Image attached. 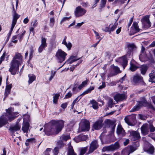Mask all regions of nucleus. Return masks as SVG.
<instances>
[{
	"instance_id": "obj_1",
	"label": "nucleus",
	"mask_w": 155,
	"mask_h": 155,
	"mask_svg": "<svg viewBox=\"0 0 155 155\" xmlns=\"http://www.w3.org/2000/svg\"><path fill=\"white\" fill-rule=\"evenodd\" d=\"M64 122L62 120H52L51 124L45 127L44 130L45 134L48 136L58 134L64 127Z\"/></svg>"
},
{
	"instance_id": "obj_2",
	"label": "nucleus",
	"mask_w": 155,
	"mask_h": 155,
	"mask_svg": "<svg viewBox=\"0 0 155 155\" xmlns=\"http://www.w3.org/2000/svg\"><path fill=\"white\" fill-rule=\"evenodd\" d=\"M23 57L21 54L16 53L13 56L12 60L10 62L9 71L13 75L18 73L19 67L22 63Z\"/></svg>"
},
{
	"instance_id": "obj_3",
	"label": "nucleus",
	"mask_w": 155,
	"mask_h": 155,
	"mask_svg": "<svg viewBox=\"0 0 155 155\" xmlns=\"http://www.w3.org/2000/svg\"><path fill=\"white\" fill-rule=\"evenodd\" d=\"M14 110V109L11 107L5 110L6 111L5 116L8 118V120L10 122L11 121L18 116V113L16 112H13Z\"/></svg>"
},
{
	"instance_id": "obj_4",
	"label": "nucleus",
	"mask_w": 155,
	"mask_h": 155,
	"mask_svg": "<svg viewBox=\"0 0 155 155\" xmlns=\"http://www.w3.org/2000/svg\"><path fill=\"white\" fill-rule=\"evenodd\" d=\"M120 145L119 143L116 142L114 144L104 147L102 149V151L103 152L106 151H113L118 149Z\"/></svg>"
},
{
	"instance_id": "obj_5",
	"label": "nucleus",
	"mask_w": 155,
	"mask_h": 155,
	"mask_svg": "<svg viewBox=\"0 0 155 155\" xmlns=\"http://www.w3.org/2000/svg\"><path fill=\"white\" fill-rule=\"evenodd\" d=\"M13 12L14 13L13 18L12 21V27L9 33V35H10L12 33L16 23L17 19L20 17V15H18L16 13V12L14 9V8L13 6Z\"/></svg>"
},
{
	"instance_id": "obj_6",
	"label": "nucleus",
	"mask_w": 155,
	"mask_h": 155,
	"mask_svg": "<svg viewBox=\"0 0 155 155\" xmlns=\"http://www.w3.org/2000/svg\"><path fill=\"white\" fill-rule=\"evenodd\" d=\"M67 54L61 50H59L56 54L59 62L61 63L64 61Z\"/></svg>"
},
{
	"instance_id": "obj_7",
	"label": "nucleus",
	"mask_w": 155,
	"mask_h": 155,
	"mask_svg": "<svg viewBox=\"0 0 155 155\" xmlns=\"http://www.w3.org/2000/svg\"><path fill=\"white\" fill-rule=\"evenodd\" d=\"M80 128L82 131H88L90 128L89 122L86 120H82L80 124Z\"/></svg>"
},
{
	"instance_id": "obj_8",
	"label": "nucleus",
	"mask_w": 155,
	"mask_h": 155,
	"mask_svg": "<svg viewBox=\"0 0 155 155\" xmlns=\"http://www.w3.org/2000/svg\"><path fill=\"white\" fill-rule=\"evenodd\" d=\"M149 15H146L141 20V21L143 25V27L144 28H147L151 26V23L149 20Z\"/></svg>"
},
{
	"instance_id": "obj_9",
	"label": "nucleus",
	"mask_w": 155,
	"mask_h": 155,
	"mask_svg": "<svg viewBox=\"0 0 155 155\" xmlns=\"http://www.w3.org/2000/svg\"><path fill=\"white\" fill-rule=\"evenodd\" d=\"M86 12L85 10L79 6L76 8L74 11V15L76 17H79L84 15Z\"/></svg>"
},
{
	"instance_id": "obj_10",
	"label": "nucleus",
	"mask_w": 155,
	"mask_h": 155,
	"mask_svg": "<svg viewBox=\"0 0 155 155\" xmlns=\"http://www.w3.org/2000/svg\"><path fill=\"white\" fill-rule=\"evenodd\" d=\"M133 81L135 84H139L141 85L144 84L143 77L140 75L138 74H136L134 76Z\"/></svg>"
},
{
	"instance_id": "obj_11",
	"label": "nucleus",
	"mask_w": 155,
	"mask_h": 155,
	"mask_svg": "<svg viewBox=\"0 0 155 155\" xmlns=\"http://www.w3.org/2000/svg\"><path fill=\"white\" fill-rule=\"evenodd\" d=\"M148 105L146 101L144 100L143 101H140L139 102V104L137 105L134 107L130 111V112H134V111H137L139 110L142 106H146Z\"/></svg>"
},
{
	"instance_id": "obj_12",
	"label": "nucleus",
	"mask_w": 155,
	"mask_h": 155,
	"mask_svg": "<svg viewBox=\"0 0 155 155\" xmlns=\"http://www.w3.org/2000/svg\"><path fill=\"white\" fill-rule=\"evenodd\" d=\"M99 146L98 142L96 140H94L92 141L90 144L89 149L88 153L93 152Z\"/></svg>"
},
{
	"instance_id": "obj_13",
	"label": "nucleus",
	"mask_w": 155,
	"mask_h": 155,
	"mask_svg": "<svg viewBox=\"0 0 155 155\" xmlns=\"http://www.w3.org/2000/svg\"><path fill=\"white\" fill-rule=\"evenodd\" d=\"M111 67L113 69V73L111 72L110 74L108 75V77L116 75L118 73L120 72L119 68L117 67L114 66V65H112L111 66Z\"/></svg>"
},
{
	"instance_id": "obj_14",
	"label": "nucleus",
	"mask_w": 155,
	"mask_h": 155,
	"mask_svg": "<svg viewBox=\"0 0 155 155\" xmlns=\"http://www.w3.org/2000/svg\"><path fill=\"white\" fill-rule=\"evenodd\" d=\"M103 120L100 119L95 122L93 125V128L95 130H98L101 129L102 127Z\"/></svg>"
},
{
	"instance_id": "obj_15",
	"label": "nucleus",
	"mask_w": 155,
	"mask_h": 155,
	"mask_svg": "<svg viewBox=\"0 0 155 155\" xmlns=\"http://www.w3.org/2000/svg\"><path fill=\"white\" fill-rule=\"evenodd\" d=\"M141 132L144 135L148 134L149 131V125L147 124H143L141 128Z\"/></svg>"
},
{
	"instance_id": "obj_16",
	"label": "nucleus",
	"mask_w": 155,
	"mask_h": 155,
	"mask_svg": "<svg viewBox=\"0 0 155 155\" xmlns=\"http://www.w3.org/2000/svg\"><path fill=\"white\" fill-rule=\"evenodd\" d=\"M130 135L134 140H137L140 137L139 133L136 131H130Z\"/></svg>"
},
{
	"instance_id": "obj_17",
	"label": "nucleus",
	"mask_w": 155,
	"mask_h": 155,
	"mask_svg": "<svg viewBox=\"0 0 155 155\" xmlns=\"http://www.w3.org/2000/svg\"><path fill=\"white\" fill-rule=\"evenodd\" d=\"M117 133L118 135L124 136L125 135V130L120 124H119L117 128Z\"/></svg>"
},
{
	"instance_id": "obj_18",
	"label": "nucleus",
	"mask_w": 155,
	"mask_h": 155,
	"mask_svg": "<svg viewBox=\"0 0 155 155\" xmlns=\"http://www.w3.org/2000/svg\"><path fill=\"white\" fill-rule=\"evenodd\" d=\"M29 124L27 122L24 121L22 124V130L24 133H28L29 127Z\"/></svg>"
},
{
	"instance_id": "obj_19",
	"label": "nucleus",
	"mask_w": 155,
	"mask_h": 155,
	"mask_svg": "<svg viewBox=\"0 0 155 155\" xmlns=\"http://www.w3.org/2000/svg\"><path fill=\"white\" fill-rule=\"evenodd\" d=\"M38 24L37 20H35L31 23V25L30 29V33H32L33 35L34 34V29L37 26Z\"/></svg>"
},
{
	"instance_id": "obj_20",
	"label": "nucleus",
	"mask_w": 155,
	"mask_h": 155,
	"mask_svg": "<svg viewBox=\"0 0 155 155\" xmlns=\"http://www.w3.org/2000/svg\"><path fill=\"white\" fill-rule=\"evenodd\" d=\"M20 128V127L19 126L18 124H16L14 126L10 127L9 130L11 133H13L15 131L19 130Z\"/></svg>"
},
{
	"instance_id": "obj_21",
	"label": "nucleus",
	"mask_w": 155,
	"mask_h": 155,
	"mask_svg": "<svg viewBox=\"0 0 155 155\" xmlns=\"http://www.w3.org/2000/svg\"><path fill=\"white\" fill-rule=\"evenodd\" d=\"M66 37H65L64 38L62 41V44L66 46L68 50H70L71 47L72 45L70 42H68V43L66 41Z\"/></svg>"
},
{
	"instance_id": "obj_22",
	"label": "nucleus",
	"mask_w": 155,
	"mask_h": 155,
	"mask_svg": "<svg viewBox=\"0 0 155 155\" xmlns=\"http://www.w3.org/2000/svg\"><path fill=\"white\" fill-rule=\"evenodd\" d=\"M149 76L150 77V79L149 81L152 83H155V72L154 71H152L150 73Z\"/></svg>"
},
{
	"instance_id": "obj_23",
	"label": "nucleus",
	"mask_w": 155,
	"mask_h": 155,
	"mask_svg": "<svg viewBox=\"0 0 155 155\" xmlns=\"http://www.w3.org/2000/svg\"><path fill=\"white\" fill-rule=\"evenodd\" d=\"M114 99L117 101L122 100L125 98V95L124 94H118L114 97Z\"/></svg>"
},
{
	"instance_id": "obj_24",
	"label": "nucleus",
	"mask_w": 155,
	"mask_h": 155,
	"mask_svg": "<svg viewBox=\"0 0 155 155\" xmlns=\"http://www.w3.org/2000/svg\"><path fill=\"white\" fill-rule=\"evenodd\" d=\"M68 155H76L74 152L72 147L71 146L70 143L68 144Z\"/></svg>"
},
{
	"instance_id": "obj_25",
	"label": "nucleus",
	"mask_w": 155,
	"mask_h": 155,
	"mask_svg": "<svg viewBox=\"0 0 155 155\" xmlns=\"http://www.w3.org/2000/svg\"><path fill=\"white\" fill-rule=\"evenodd\" d=\"M7 123V121L5 120L4 116H1L0 117V127L5 125Z\"/></svg>"
},
{
	"instance_id": "obj_26",
	"label": "nucleus",
	"mask_w": 155,
	"mask_h": 155,
	"mask_svg": "<svg viewBox=\"0 0 155 155\" xmlns=\"http://www.w3.org/2000/svg\"><path fill=\"white\" fill-rule=\"evenodd\" d=\"M148 69V67L146 65H142L140 67V71L141 74L144 75Z\"/></svg>"
},
{
	"instance_id": "obj_27",
	"label": "nucleus",
	"mask_w": 155,
	"mask_h": 155,
	"mask_svg": "<svg viewBox=\"0 0 155 155\" xmlns=\"http://www.w3.org/2000/svg\"><path fill=\"white\" fill-rule=\"evenodd\" d=\"M90 102L92 105V107L94 109H97L98 108V103L94 100L90 101Z\"/></svg>"
},
{
	"instance_id": "obj_28",
	"label": "nucleus",
	"mask_w": 155,
	"mask_h": 155,
	"mask_svg": "<svg viewBox=\"0 0 155 155\" xmlns=\"http://www.w3.org/2000/svg\"><path fill=\"white\" fill-rule=\"evenodd\" d=\"M139 58L142 61H146L147 60V56L145 53H141L139 56Z\"/></svg>"
},
{
	"instance_id": "obj_29",
	"label": "nucleus",
	"mask_w": 155,
	"mask_h": 155,
	"mask_svg": "<svg viewBox=\"0 0 155 155\" xmlns=\"http://www.w3.org/2000/svg\"><path fill=\"white\" fill-rule=\"evenodd\" d=\"M29 80L28 84H29L32 83L35 80V77L33 74H29L28 75Z\"/></svg>"
},
{
	"instance_id": "obj_30",
	"label": "nucleus",
	"mask_w": 155,
	"mask_h": 155,
	"mask_svg": "<svg viewBox=\"0 0 155 155\" xmlns=\"http://www.w3.org/2000/svg\"><path fill=\"white\" fill-rule=\"evenodd\" d=\"M146 151L148 153L152 154L154 152V148L153 146L150 145V148L146 150Z\"/></svg>"
},
{
	"instance_id": "obj_31",
	"label": "nucleus",
	"mask_w": 155,
	"mask_h": 155,
	"mask_svg": "<svg viewBox=\"0 0 155 155\" xmlns=\"http://www.w3.org/2000/svg\"><path fill=\"white\" fill-rule=\"evenodd\" d=\"M94 87H90L89 88L87 89L86 90L84 91L82 94V95H84V94H87L89 93H90L91 91L94 90Z\"/></svg>"
},
{
	"instance_id": "obj_32",
	"label": "nucleus",
	"mask_w": 155,
	"mask_h": 155,
	"mask_svg": "<svg viewBox=\"0 0 155 155\" xmlns=\"http://www.w3.org/2000/svg\"><path fill=\"white\" fill-rule=\"evenodd\" d=\"M88 81V80H86L83 82L81 84L78 86V89H81L83 87H84L86 86L87 84Z\"/></svg>"
},
{
	"instance_id": "obj_33",
	"label": "nucleus",
	"mask_w": 155,
	"mask_h": 155,
	"mask_svg": "<svg viewBox=\"0 0 155 155\" xmlns=\"http://www.w3.org/2000/svg\"><path fill=\"white\" fill-rule=\"evenodd\" d=\"M120 61L122 62L124 68L126 65L127 64V58L125 57H123L120 58Z\"/></svg>"
},
{
	"instance_id": "obj_34",
	"label": "nucleus",
	"mask_w": 155,
	"mask_h": 155,
	"mask_svg": "<svg viewBox=\"0 0 155 155\" xmlns=\"http://www.w3.org/2000/svg\"><path fill=\"white\" fill-rule=\"evenodd\" d=\"M87 150V147H86L81 148V151L79 155H83L86 153Z\"/></svg>"
},
{
	"instance_id": "obj_35",
	"label": "nucleus",
	"mask_w": 155,
	"mask_h": 155,
	"mask_svg": "<svg viewBox=\"0 0 155 155\" xmlns=\"http://www.w3.org/2000/svg\"><path fill=\"white\" fill-rule=\"evenodd\" d=\"M42 46H47V44L46 43V39L43 37L41 38V43L40 45Z\"/></svg>"
},
{
	"instance_id": "obj_36",
	"label": "nucleus",
	"mask_w": 155,
	"mask_h": 155,
	"mask_svg": "<svg viewBox=\"0 0 155 155\" xmlns=\"http://www.w3.org/2000/svg\"><path fill=\"white\" fill-rule=\"evenodd\" d=\"M80 58L76 59V57L73 56H71L69 59V63L71 64L73 62L77 61Z\"/></svg>"
},
{
	"instance_id": "obj_37",
	"label": "nucleus",
	"mask_w": 155,
	"mask_h": 155,
	"mask_svg": "<svg viewBox=\"0 0 155 155\" xmlns=\"http://www.w3.org/2000/svg\"><path fill=\"white\" fill-rule=\"evenodd\" d=\"M61 139L62 140L64 141H66L68 140L70 138V137L69 135H62L60 137Z\"/></svg>"
},
{
	"instance_id": "obj_38",
	"label": "nucleus",
	"mask_w": 155,
	"mask_h": 155,
	"mask_svg": "<svg viewBox=\"0 0 155 155\" xmlns=\"http://www.w3.org/2000/svg\"><path fill=\"white\" fill-rule=\"evenodd\" d=\"M114 105V103L113 102V99L111 98H109L108 99V107H111L112 106Z\"/></svg>"
},
{
	"instance_id": "obj_39",
	"label": "nucleus",
	"mask_w": 155,
	"mask_h": 155,
	"mask_svg": "<svg viewBox=\"0 0 155 155\" xmlns=\"http://www.w3.org/2000/svg\"><path fill=\"white\" fill-rule=\"evenodd\" d=\"M60 96L59 94H56L53 97V102L54 103L56 104Z\"/></svg>"
},
{
	"instance_id": "obj_40",
	"label": "nucleus",
	"mask_w": 155,
	"mask_h": 155,
	"mask_svg": "<svg viewBox=\"0 0 155 155\" xmlns=\"http://www.w3.org/2000/svg\"><path fill=\"white\" fill-rule=\"evenodd\" d=\"M133 26L135 29L136 32H137L139 31L140 29L139 28V27L137 23L134 22L133 24Z\"/></svg>"
},
{
	"instance_id": "obj_41",
	"label": "nucleus",
	"mask_w": 155,
	"mask_h": 155,
	"mask_svg": "<svg viewBox=\"0 0 155 155\" xmlns=\"http://www.w3.org/2000/svg\"><path fill=\"white\" fill-rule=\"evenodd\" d=\"M136 149L137 148L136 147L131 146L129 147V149L127 150H128L130 154V153H131L134 152Z\"/></svg>"
},
{
	"instance_id": "obj_42",
	"label": "nucleus",
	"mask_w": 155,
	"mask_h": 155,
	"mask_svg": "<svg viewBox=\"0 0 155 155\" xmlns=\"http://www.w3.org/2000/svg\"><path fill=\"white\" fill-rule=\"evenodd\" d=\"M137 67L135 65L131 64L130 69L131 71H135L137 69Z\"/></svg>"
},
{
	"instance_id": "obj_43",
	"label": "nucleus",
	"mask_w": 155,
	"mask_h": 155,
	"mask_svg": "<svg viewBox=\"0 0 155 155\" xmlns=\"http://www.w3.org/2000/svg\"><path fill=\"white\" fill-rule=\"evenodd\" d=\"M149 128L150 132H153L155 130V127L151 124L149 125Z\"/></svg>"
},
{
	"instance_id": "obj_44",
	"label": "nucleus",
	"mask_w": 155,
	"mask_h": 155,
	"mask_svg": "<svg viewBox=\"0 0 155 155\" xmlns=\"http://www.w3.org/2000/svg\"><path fill=\"white\" fill-rule=\"evenodd\" d=\"M122 154L123 155H129L130 154L129 152L127 149L123 150L122 152Z\"/></svg>"
},
{
	"instance_id": "obj_45",
	"label": "nucleus",
	"mask_w": 155,
	"mask_h": 155,
	"mask_svg": "<svg viewBox=\"0 0 155 155\" xmlns=\"http://www.w3.org/2000/svg\"><path fill=\"white\" fill-rule=\"evenodd\" d=\"M118 23H115L111 28H110V31H113L117 28Z\"/></svg>"
},
{
	"instance_id": "obj_46",
	"label": "nucleus",
	"mask_w": 155,
	"mask_h": 155,
	"mask_svg": "<svg viewBox=\"0 0 155 155\" xmlns=\"http://www.w3.org/2000/svg\"><path fill=\"white\" fill-rule=\"evenodd\" d=\"M81 139V141H85L87 138V136L84 135H80Z\"/></svg>"
},
{
	"instance_id": "obj_47",
	"label": "nucleus",
	"mask_w": 155,
	"mask_h": 155,
	"mask_svg": "<svg viewBox=\"0 0 155 155\" xmlns=\"http://www.w3.org/2000/svg\"><path fill=\"white\" fill-rule=\"evenodd\" d=\"M74 140L77 143L81 141V139L80 137V136L79 135L77 137L74 138Z\"/></svg>"
},
{
	"instance_id": "obj_48",
	"label": "nucleus",
	"mask_w": 155,
	"mask_h": 155,
	"mask_svg": "<svg viewBox=\"0 0 155 155\" xmlns=\"http://www.w3.org/2000/svg\"><path fill=\"white\" fill-rule=\"evenodd\" d=\"M46 47V46L40 45L38 49V52L39 53L41 52Z\"/></svg>"
},
{
	"instance_id": "obj_49",
	"label": "nucleus",
	"mask_w": 155,
	"mask_h": 155,
	"mask_svg": "<svg viewBox=\"0 0 155 155\" xmlns=\"http://www.w3.org/2000/svg\"><path fill=\"white\" fill-rule=\"evenodd\" d=\"M107 0H101V7H104L106 3Z\"/></svg>"
},
{
	"instance_id": "obj_50",
	"label": "nucleus",
	"mask_w": 155,
	"mask_h": 155,
	"mask_svg": "<svg viewBox=\"0 0 155 155\" xmlns=\"http://www.w3.org/2000/svg\"><path fill=\"white\" fill-rule=\"evenodd\" d=\"M59 149L58 147H56L54 149L53 152L54 155H57L58 153Z\"/></svg>"
},
{
	"instance_id": "obj_51",
	"label": "nucleus",
	"mask_w": 155,
	"mask_h": 155,
	"mask_svg": "<svg viewBox=\"0 0 155 155\" xmlns=\"http://www.w3.org/2000/svg\"><path fill=\"white\" fill-rule=\"evenodd\" d=\"M17 36L16 35H15L13 36L12 38V42L14 43H16L17 42V40H16L17 38Z\"/></svg>"
},
{
	"instance_id": "obj_52",
	"label": "nucleus",
	"mask_w": 155,
	"mask_h": 155,
	"mask_svg": "<svg viewBox=\"0 0 155 155\" xmlns=\"http://www.w3.org/2000/svg\"><path fill=\"white\" fill-rule=\"evenodd\" d=\"M72 95V93L70 92L66 94V96L64 98H70L71 96Z\"/></svg>"
},
{
	"instance_id": "obj_53",
	"label": "nucleus",
	"mask_w": 155,
	"mask_h": 155,
	"mask_svg": "<svg viewBox=\"0 0 155 155\" xmlns=\"http://www.w3.org/2000/svg\"><path fill=\"white\" fill-rule=\"evenodd\" d=\"M55 73H56V71H54L53 72L52 71L51 76L50 78H49V80L50 81H51L52 79L54 77Z\"/></svg>"
},
{
	"instance_id": "obj_54",
	"label": "nucleus",
	"mask_w": 155,
	"mask_h": 155,
	"mask_svg": "<svg viewBox=\"0 0 155 155\" xmlns=\"http://www.w3.org/2000/svg\"><path fill=\"white\" fill-rule=\"evenodd\" d=\"M78 99V98L77 97L75 99V100L73 102V103L71 105V109H73V108L74 107V104L76 103Z\"/></svg>"
},
{
	"instance_id": "obj_55",
	"label": "nucleus",
	"mask_w": 155,
	"mask_h": 155,
	"mask_svg": "<svg viewBox=\"0 0 155 155\" xmlns=\"http://www.w3.org/2000/svg\"><path fill=\"white\" fill-rule=\"evenodd\" d=\"M30 50H31V52H30V58H29L30 60L32 58V54H33V53L34 51V50L33 49V48L32 47H31V48H30Z\"/></svg>"
},
{
	"instance_id": "obj_56",
	"label": "nucleus",
	"mask_w": 155,
	"mask_h": 155,
	"mask_svg": "<svg viewBox=\"0 0 155 155\" xmlns=\"http://www.w3.org/2000/svg\"><path fill=\"white\" fill-rule=\"evenodd\" d=\"M125 120L126 123H127L129 125H131V124L129 121L128 118H127V117H126L124 118Z\"/></svg>"
},
{
	"instance_id": "obj_57",
	"label": "nucleus",
	"mask_w": 155,
	"mask_h": 155,
	"mask_svg": "<svg viewBox=\"0 0 155 155\" xmlns=\"http://www.w3.org/2000/svg\"><path fill=\"white\" fill-rule=\"evenodd\" d=\"M51 150L52 149L51 148H47L46 149V150H45V151L44 153L45 154H48V153L49 152H50Z\"/></svg>"
},
{
	"instance_id": "obj_58",
	"label": "nucleus",
	"mask_w": 155,
	"mask_h": 155,
	"mask_svg": "<svg viewBox=\"0 0 155 155\" xmlns=\"http://www.w3.org/2000/svg\"><path fill=\"white\" fill-rule=\"evenodd\" d=\"M12 84H10L9 85H8L6 86V90H9L10 91V89H11V88L12 87Z\"/></svg>"
},
{
	"instance_id": "obj_59",
	"label": "nucleus",
	"mask_w": 155,
	"mask_h": 155,
	"mask_svg": "<svg viewBox=\"0 0 155 155\" xmlns=\"http://www.w3.org/2000/svg\"><path fill=\"white\" fill-rule=\"evenodd\" d=\"M25 31H24L21 34L18 36V38L19 40H21L23 36L25 34Z\"/></svg>"
},
{
	"instance_id": "obj_60",
	"label": "nucleus",
	"mask_w": 155,
	"mask_h": 155,
	"mask_svg": "<svg viewBox=\"0 0 155 155\" xmlns=\"http://www.w3.org/2000/svg\"><path fill=\"white\" fill-rule=\"evenodd\" d=\"M67 105H68L67 103H65L62 104L61 105V106L63 109H65V108H66V107L67 106Z\"/></svg>"
},
{
	"instance_id": "obj_61",
	"label": "nucleus",
	"mask_w": 155,
	"mask_h": 155,
	"mask_svg": "<svg viewBox=\"0 0 155 155\" xmlns=\"http://www.w3.org/2000/svg\"><path fill=\"white\" fill-rule=\"evenodd\" d=\"M29 21V19L28 18V17H27L26 18H25L23 20V23L25 24H26Z\"/></svg>"
},
{
	"instance_id": "obj_62",
	"label": "nucleus",
	"mask_w": 155,
	"mask_h": 155,
	"mask_svg": "<svg viewBox=\"0 0 155 155\" xmlns=\"http://www.w3.org/2000/svg\"><path fill=\"white\" fill-rule=\"evenodd\" d=\"M10 91L9 90L5 89V97L7 96L8 94H9Z\"/></svg>"
},
{
	"instance_id": "obj_63",
	"label": "nucleus",
	"mask_w": 155,
	"mask_h": 155,
	"mask_svg": "<svg viewBox=\"0 0 155 155\" xmlns=\"http://www.w3.org/2000/svg\"><path fill=\"white\" fill-rule=\"evenodd\" d=\"M94 32L96 35V38L97 39H99L100 38V36L98 33L95 31H94Z\"/></svg>"
},
{
	"instance_id": "obj_64",
	"label": "nucleus",
	"mask_w": 155,
	"mask_h": 155,
	"mask_svg": "<svg viewBox=\"0 0 155 155\" xmlns=\"http://www.w3.org/2000/svg\"><path fill=\"white\" fill-rule=\"evenodd\" d=\"M105 86V83L104 82H102V85L100 86L98 88H99V89H102V88H104V87Z\"/></svg>"
}]
</instances>
